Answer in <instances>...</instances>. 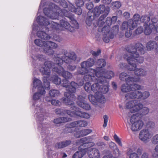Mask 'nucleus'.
Here are the masks:
<instances>
[{
	"instance_id": "f257e3e1",
	"label": "nucleus",
	"mask_w": 158,
	"mask_h": 158,
	"mask_svg": "<svg viewBox=\"0 0 158 158\" xmlns=\"http://www.w3.org/2000/svg\"><path fill=\"white\" fill-rule=\"evenodd\" d=\"M36 21L40 25L44 26V27L46 29V31L52 30L56 31L60 30L61 29L60 27H62L70 32L74 31V27H72L65 19L60 20V25L53 21H49L48 19L43 16H38Z\"/></svg>"
},
{
	"instance_id": "f03ea898",
	"label": "nucleus",
	"mask_w": 158,
	"mask_h": 158,
	"mask_svg": "<svg viewBox=\"0 0 158 158\" xmlns=\"http://www.w3.org/2000/svg\"><path fill=\"white\" fill-rule=\"evenodd\" d=\"M105 79H102L103 81L102 82H99L97 78L96 80L98 82L94 83L92 85L90 83H85L84 86L85 90L89 93L93 91L98 94L106 93L109 90V85L108 78L105 77Z\"/></svg>"
},
{
	"instance_id": "7ed1b4c3",
	"label": "nucleus",
	"mask_w": 158,
	"mask_h": 158,
	"mask_svg": "<svg viewBox=\"0 0 158 158\" xmlns=\"http://www.w3.org/2000/svg\"><path fill=\"white\" fill-rule=\"evenodd\" d=\"M140 18L139 14H135L133 15L132 19L123 22L120 29L122 31L126 30L125 36L127 38H129L131 36L132 31L138 26Z\"/></svg>"
},
{
	"instance_id": "20e7f679",
	"label": "nucleus",
	"mask_w": 158,
	"mask_h": 158,
	"mask_svg": "<svg viewBox=\"0 0 158 158\" xmlns=\"http://www.w3.org/2000/svg\"><path fill=\"white\" fill-rule=\"evenodd\" d=\"M64 55L61 56V58L58 57H55L54 58L55 62L54 65H58L61 66L63 62L69 64H74L77 58V56L76 53L73 52H68L66 50H64L63 51Z\"/></svg>"
},
{
	"instance_id": "39448f33",
	"label": "nucleus",
	"mask_w": 158,
	"mask_h": 158,
	"mask_svg": "<svg viewBox=\"0 0 158 158\" xmlns=\"http://www.w3.org/2000/svg\"><path fill=\"white\" fill-rule=\"evenodd\" d=\"M104 73V70L101 68L98 69V71L96 69H90L88 70V72L84 74L83 77L84 81L90 83L93 81H96L97 78L99 82L103 81L102 79H105V76H102Z\"/></svg>"
},
{
	"instance_id": "423d86ee",
	"label": "nucleus",
	"mask_w": 158,
	"mask_h": 158,
	"mask_svg": "<svg viewBox=\"0 0 158 158\" xmlns=\"http://www.w3.org/2000/svg\"><path fill=\"white\" fill-rule=\"evenodd\" d=\"M34 43L38 46L43 47L44 52L48 55H53L54 51L52 49L56 48L58 47L57 44L54 42L51 41H42L39 39H35Z\"/></svg>"
},
{
	"instance_id": "0eeeda50",
	"label": "nucleus",
	"mask_w": 158,
	"mask_h": 158,
	"mask_svg": "<svg viewBox=\"0 0 158 158\" xmlns=\"http://www.w3.org/2000/svg\"><path fill=\"white\" fill-rule=\"evenodd\" d=\"M124 58L127 60L129 64V65L127 68L129 70H133L135 69L136 68V64L137 63H142L144 61V58L139 56L137 57L133 55L125 54L124 55Z\"/></svg>"
},
{
	"instance_id": "6e6552de",
	"label": "nucleus",
	"mask_w": 158,
	"mask_h": 158,
	"mask_svg": "<svg viewBox=\"0 0 158 158\" xmlns=\"http://www.w3.org/2000/svg\"><path fill=\"white\" fill-rule=\"evenodd\" d=\"M145 49V47L139 42L135 44L134 47L132 44H130L126 48V50L131 54L130 55H133L136 57L139 56V53L141 54H144Z\"/></svg>"
},
{
	"instance_id": "1a4fd4ad",
	"label": "nucleus",
	"mask_w": 158,
	"mask_h": 158,
	"mask_svg": "<svg viewBox=\"0 0 158 158\" xmlns=\"http://www.w3.org/2000/svg\"><path fill=\"white\" fill-rule=\"evenodd\" d=\"M141 116L139 114H133L131 117L130 121L132 125L131 129L133 131H136L141 129L144 125V123L141 120Z\"/></svg>"
},
{
	"instance_id": "9d476101",
	"label": "nucleus",
	"mask_w": 158,
	"mask_h": 158,
	"mask_svg": "<svg viewBox=\"0 0 158 158\" xmlns=\"http://www.w3.org/2000/svg\"><path fill=\"white\" fill-rule=\"evenodd\" d=\"M71 106V110L74 111H72L71 110L64 109V115L66 114H67L71 117H74L75 116H77L85 118H90V115L89 114L81 111H77L76 107L73 105Z\"/></svg>"
},
{
	"instance_id": "9b49d317",
	"label": "nucleus",
	"mask_w": 158,
	"mask_h": 158,
	"mask_svg": "<svg viewBox=\"0 0 158 158\" xmlns=\"http://www.w3.org/2000/svg\"><path fill=\"white\" fill-rule=\"evenodd\" d=\"M150 95L148 92L145 91L143 94L141 92L135 91L127 93L125 96V97L127 100H129L130 99H139L141 98H143V99L147 98Z\"/></svg>"
},
{
	"instance_id": "f8f14e48",
	"label": "nucleus",
	"mask_w": 158,
	"mask_h": 158,
	"mask_svg": "<svg viewBox=\"0 0 158 158\" xmlns=\"http://www.w3.org/2000/svg\"><path fill=\"white\" fill-rule=\"evenodd\" d=\"M95 63L93 58H89L87 60L82 62L81 64V68L77 70V73L81 75H84L88 72V68L93 66Z\"/></svg>"
},
{
	"instance_id": "ddd939ff",
	"label": "nucleus",
	"mask_w": 158,
	"mask_h": 158,
	"mask_svg": "<svg viewBox=\"0 0 158 158\" xmlns=\"http://www.w3.org/2000/svg\"><path fill=\"white\" fill-rule=\"evenodd\" d=\"M97 64L99 66V67L96 68V70L97 71H98V69L99 68H101L104 70V73L102 75V76H105V77L107 78L108 79H110L112 77H114V73L112 71H106V69L102 68L106 64V62L104 59H98L97 62Z\"/></svg>"
},
{
	"instance_id": "4468645a",
	"label": "nucleus",
	"mask_w": 158,
	"mask_h": 158,
	"mask_svg": "<svg viewBox=\"0 0 158 158\" xmlns=\"http://www.w3.org/2000/svg\"><path fill=\"white\" fill-rule=\"evenodd\" d=\"M135 82H130L129 84H123L121 87V91L124 93L128 92L130 91H135L137 90H140L141 86L138 84L134 83Z\"/></svg>"
},
{
	"instance_id": "2eb2a0df",
	"label": "nucleus",
	"mask_w": 158,
	"mask_h": 158,
	"mask_svg": "<svg viewBox=\"0 0 158 158\" xmlns=\"http://www.w3.org/2000/svg\"><path fill=\"white\" fill-rule=\"evenodd\" d=\"M60 11L61 15L64 16L69 19L71 20V23L73 25V26H71L74 27V31L75 29H78L79 28V24L75 19L74 15H72L69 11L64 9H62Z\"/></svg>"
},
{
	"instance_id": "dca6fc26",
	"label": "nucleus",
	"mask_w": 158,
	"mask_h": 158,
	"mask_svg": "<svg viewBox=\"0 0 158 158\" xmlns=\"http://www.w3.org/2000/svg\"><path fill=\"white\" fill-rule=\"evenodd\" d=\"M44 67H42L40 69V71L43 74V75H49L50 73V69L52 68V70L55 71L54 70V68H58L55 67L54 63L51 61H46L44 64Z\"/></svg>"
},
{
	"instance_id": "f3484780",
	"label": "nucleus",
	"mask_w": 158,
	"mask_h": 158,
	"mask_svg": "<svg viewBox=\"0 0 158 158\" xmlns=\"http://www.w3.org/2000/svg\"><path fill=\"white\" fill-rule=\"evenodd\" d=\"M67 91L64 93V96L65 98H63L61 100L67 105H72L74 104V102L72 101L75 96L74 93L69 90V89H66Z\"/></svg>"
},
{
	"instance_id": "a211bd4d",
	"label": "nucleus",
	"mask_w": 158,
	"mask_h": 158,
	"mask_svg": "<svg viewBox=\"0 0 158 158\" xmlns=\"http://www.w3.org/2000/svg\"><path fill=\"white\" fill-rule=\"evenodd\" d=\"M143 106L142 104L137 103L136 100L130 101L126 104V107L130 109V112L131 113L137 112Z\"/></svg>"
},
{
	"instance_id": "6ab92c4d",
	"label": "nucleus",
	"mask_w": 158,
	"mask_h": 158,
	"mask_svg": "<svg viewBox=\"0 0 158 158\" xmlns=\"http://www.w3.org/2000/svg\"><path fill=\"white\" fill-rule=\"evenodd\" d=\"M110 11V8L109 6L106 7L104 5L101 4L94 8L93 13L95 16L98 17L101 14L109 13Z\"/></svg>"
},
{
	"instance_id": "aec40b11",
	"label": "nucleus",
	"mask_w": 158,
	"mask_h": 158,
	"mask_svg": "<svg viewBox=\"0 0 158 158\" xmlns=\"http://www.w3.org/2000/svg\"><path fill=\"white\" fill-rule=\"evenodd\" d=\"M88 98L90 101L93 104H95L97 102L104 103L105 98L102 94L95 93V96L90 94L88 95Z\"/></svg>"
},
{
	"instance_id": "412c9836",
	"label": "nucleus",
	"mask_w": 158,
	"mask_h": 158,
	"mask_svg": "<svg viewBox=\"0 0 158 158\" xmlns=\"http://www.w3.org/2000/svg\"><path fill=\"white\" fill-rule=\"evenodd\" d=\"M54 69L57 73L64 77V79H69L73 77L71 73L68 71H65L62 66H59L58 68H54Z\"/></svg>"
},
{
	"instance_id": "4be33fe9",
	"label": "nucleus",
	"mask_w": 158,
	"mask_h": 158,
	"mask_svg": "<svg viewBox=\"0 0 158 158\" xmlns=\"http://www.w3.org/2000/svg\"><path fill=\"white\" fill-rule=\"evenodd\" d=\"M93 140V136H88L77 140L76 143L77 145H80L78 148V149L79 150L81 148V146H83L84 144L90 143L91 146H94V143L92 142Z\"/></svg>"
},
{
	"instance_id": "5701e85b",
	"label": "nucleus",
	"mask_w": 158,
	"mask_h": 158,
	"mask_svg": "<svg viewBox=\"0 0 158 158\" xmlns=\"http://www.w3.org/2000/svg\"><path fill=\"white\" fill-rule=\"evenodd\" d=\"M119 78L122 81H125L127 84H129L130 82H137L139 81V77H131L125 73H122L120 74Z\"/></svg>"
},
{
	"instance_id": "b1692460",
	"label": "nucleus",
	"mask_w": 158,
	"mask_h": 158,
	"mask_svg": "<svg viewBox=\"0 0 158 158\" xmlns=\"http://www.w3.org/2000/svg\"><path fill=\"white\" fill-rule=\"evenodd\" d=\"M155 41H149L147 44L146 47L148 51H151L156 48V52L158 54V36L155 37Z\"/></svg>"
},
{
	"instance_id": "393cba45",
	"label": "nucleus",
	"mask_w": 158,
	"mask_h": 158,
	"mask_svg": "<svg viewBox=\"0 0 158 158\" xmlns=\"http://www.w3.org/2000/svg\"><path fill=\"white\" fill-rule=\"evenodd\" d=\"M84 98L81 95H79L78 97V100L77 101V105L80 107L86 110H89L90 109V105L86 103L83 102Z\"/></svg>"
},
{
	"instance_id": "a878e982",
	"label": "nucleus",
	"mask_w": 158,
	"mask_h": 158,
	"mask_svg": "<svg viewBox=\"0 0 158 158\" xmlns=\"http://www.w3.org/2000/svg\"><path fill=\"white\" fill-rule=\"evenodd\" d=\"M88 154L90 158H100V154L99 151L95 148H91L87 151Z\"/></svg>"
},
{
	"instance_id": "bb28decb",
	"label": "nucleus",
	"mask_w": 158,
	"mask_h": 158,
	"mask_svg": "<svg viewBox=\"0 0 158 158\" xmlns=\"http://www.w3.org/2000/svg\"><path fill=\"white\" fill-rule=\"evenodd\" d=\"M73 122L67 124L65 126L63 132L64 134L73 132L75 131L76 127Z\"/></svg>"
},
{
	"instance_id": "cd10ccee",
	"label": "nucleus",
	"mask_w": 158,
	"mask_h": 158,
	"mask_svg": "<svg viewBox=\"0 0 158 158\" xmlns=\"http://www.w3.org/2000/svg\"><path fill=\"white\" fill-rule=\"evenodd\" d=\"M33 87L35 88L36 87H38V91L42 90V91L40 92L42 94L45 93V90L42 85V82L40 80L37 78L34 79L33 82Z\"/></svg>"
},
{
	"instance_id": "c85d7f7f",
	"label": "nucleus",
	"mask_w": 158,
	"mask_h": 158,
	"mask_svg": "<svg viewBox=\"0 0 158 158\" xmlns=\"http://www.w3.org/2000/svg\"><path fill=\"white\" fill-rule=\"evenodd\" d=\"M92 132L91 129H85L76 132L74 134L75 136L77 138L85 136Z\"/></svg>"
},
{
	"instance_id": "c756f323",
	"label": "nucleus",
	"mask_w": 158,
	"mask_h": 158,
	"mask_svg": "<svg viewBox=\"0 0 158 158\" xmlns=\"http://www.w3.org/2000/svg\"><path fill=\"white\" fill-rule=\"evenodd\" d=\"M139 137L140 139L143 141L147 140L150 137L148 131V130H142L139 133Z\"/></svg>"
},
{
	"instance_id": "7c9ffc66",
	"label": "nucleus",
	"mask_w": 158,
	"mask_h": 158,
	"mask_svg": "<svg viewBox=\"0 0 158 158\" xmlns=\"http://www.w3.org/2000/svg\"><path fill=\"white\" fill-rule=\"evenodd\" d=\"M96 17L93 12L89 11L88 13L85 21L86 24L89 26H91L93 20L95 19Z\"/></svg>"
},
{
	"instance_id": "2f4dec72",
	"label": "nucleus",
	"mask_w": 158,
	"mask_h": 158,
	"mask_svg": "<svg viewBox=\"0 0 158 158\" xmlns=\"http://www.w3.org/2000/svg\"><path fill=\"white\" fill-rule=\"evenodd\" d=\"M88 148H85L76 152L73 155V158H81L87 152Z\"/></svg>"
},
{
	"instance_id": "473e14b6",
	"label": "nucleus",
	"mask_w": 158,
	"mask_h": 158,
	"mask_svg": "<svg viewBox=\"0 0 158 158\" xmlns=\"http://www.w3.org/2000/svg\"><path fill=\"white\" fill-rule=\"evenodd\" d=\"M71 119L69 118L66 117H59L55 119L54 120V123L56 124H60L70 121Z\"/></svg>"
},
{
	"instance_id": "72a5a7b5",
	"label": "nucleus",
	"mask_w": 158,
	"mask_h": 158,
	"mask_svg": "<svg viewBox=\"0 0 158 158\" xmlns=\"http://www.w3.org/2000/svg\"><path fill=\"white\" fill-rule=\"evenodd\" d=\"M72 143L70 140H66L65 141L57 143L55 145L56 147L58 148H65L70 145Z\"/></svg>"
},
{
	"instance_id": "f704fd0d",
	"label": "nucleus",
	"mask_w": 158,
	"mask_h": 158,
	"mask_svg": "<svg viewBox=\"0 0 158 158\" xmlns=\"http://www.w3.org/2000/svg\"><path fill=\"white\" fill-rule=\"evenodd\" d=\"M131 71H134V73L135 75H137L138 77H139V76H143L147 74V71H145L142 69H136Z\"/></svg>"
},
{
	"instance_id": "c9c22d12",
	"label": "nucleus",
	"mask_w": 158,
	"mask_h": 158,
	"mask_svg": "<svg viewBox=\"0 0 158 158\" xmlns=\"http://www.w3.org/2000/svg\"><path fill=\"white\" fill-rule=\"evenodd\" d=\"M143 26L144 28L143 31L145 34L146 35H150L152 32V29L153 30L152 24L150 23L149 25H143Z\"/></svg>"
},
{
	"instance_id": "e433bc0d",
	"label": "nucleus",
	"mask_w": 158,
	"mask_h": 158,
	"mask_svg": "<svg viewBox=\"0 0 158 158\" xmlns=\"http://www.w3.org/2000/svg\"><path fill=\"white\" fill-rule=\"evenodd\" d=\"M37 35L38 37L44 40H48L50 39V36L48 34L42 31H38Z\"/></svg>"
},
{
	"instance_id": "4c0bfd02",
	"label": "nucleus",
	"mask_w": 158,
	"mask_h": 158,
	"mask_svg": "<svg viewBox=\"0 0 158 158\" xmlns=\"http://www.w3.org/2000/svg\"><path fill=\"white\" fill-rule=\"evenodd\" d=\"M48 9L45 8L43 10V12L46 16L48 18L51 19H56L57 18V17H54L53 16L56 14V13H54L51 14V11L49 10L48 11Z\"/></svg>"
},
{
	"instance_id": "58836bf2",
	"label": "nucleus",
	"mask_w": 158,
	"mask_h": 158,
	"mask_svg": "<svg viewBox=\"0 0 158 158\" xmlns=\"http://www.w3.org/2000/svg\"><path fill=\"white\" fill-rule=\"evenodd\" d=\"M150 20L149 16L147 15H142L140 18V21L144 23V25H147Z\"/></svg>"
},
{
	"instance_id": "ea45409f",
	"label": "nucleus",
	"mask_w": 158,
	"mask_h": 158,
	"mask_svg": "<svg viewBox=\"0 0 158 158\" xmlns=\"http://www.w3.org/2000/svg\"><path fill=\"white\" fill-rule=\"evenodd\" d=\"M76 127H85L87 125V121L84 120H78L73 122Z\"/></svg>"
},
{
	"instance_id": "a19ab883",
	"label": "nucleus",
	"mask_w": 158,
	"mask_h": 158,
	"mask_svg": "<svg viewBox=\"0 0 158 158\" xmlns=\"http://www.w3.org/2000/svg\"><path fill=\"white\" fill-rule=\"evenodd\" d=\"M78 85L77 83L74 81H72L70 85L69 86V90L73 92H75L76 89L78 87Z\"/></svg>"
},
{
	"instance_id": "79ce46f5",
	"label": "nucleus",
	"mask_w": 158,
	"mask_h": 158,
	"mask_svg": "<svg viewBox=\"0 0 158 158\" xmlns=\"http://www.w3.org/2000/svg\"><path fill=\"white\" fill-rule=\"evenodd\" d=\"M149 109L146 107H143V106L137 112L138 113L136 114H139V116L141 117V115H145L147 114L149 112Z\"/></svg>"
},
{
	"instance_id": "37998d69",
	"label": "nucleus",
	"mask_w": 158,
	"mask_h": 158,
	"mask_svg": "<svg viewBox=\"0 0 158 158\" xmlns=\"http://www.w3.org/2000/svg\"><path fill=\"white\" fill-rule=\"evenodd\" d=\"M49 97H46L45 100L48 102H51V103L53 105L56 106H59L60 104V102L58 100L56 99H52L51 100Z\"/></svg>"
},
{
	"instance_id": "c03bdc74",
	"label": "nucleus",
	"mask_w": 158,
	"mask_h": 158,
	"mask_svg": "<svg viewBox=\"0 0 158 158\" xmlns=\"http://www.w3.org/2000/svg\"><path fill=\"white\" fill-rule=\"evenodd\" d=\"M43 81L44 83V87H43L44 89L48 90L49 89L50 86L49 81L47 80L46 77H44Z\"/></svg>"
},
{
	"instance_id": "a18cd8bd",
	"label": "nucleus",
	"mask_w": 158,
	"mask_h": 158,
	"mask_svg": "<svg viewBox=\"0 0 158 158\" xmlns=\"http://www.w3.org/2000/svg\"><path fill=\"white\" fill-rule=\"evenodd\" d=\"M43 81L44 83V87H43L44 89L48 90L49 89L50 86L49 81L47 80L46 77H44Z\"/></svg>"
},
{
	"instance_id": "49530a36",
	"label": "nucleus",
	"mask_w": 158,
	"mask_h": 158,
	"mask_svg": "<svg viewBox=\"0 0 158 158\" xmlns=\"http://www.w3.org/2000/svg\"><path fill=\"white\" fill-rule=\"evenodd\" d=\"M50 96L52 97H56L59 96L60 93L59 90L56 89H52L49 91Z\"/></svg>"
},
{
	"instance_id": "de8ad7c7",
	"label": "nucleus",
	"mask_w": 158,
	"mask_h": 158,
	"mask_svg": "<svg viewBox=\"0 0 158 158\" xmlns=\"http://www.w3.org/2000/svg\"><path fill=\"white\" fill-rule=\"evenodd\" d=\"M109 13H106L103 14L102 15L98 20V25L99 24H101L102 25L104 24V22L103 20L105 19V18L107 16Z\"/></svg>"
},
{
	"instance_id": "09e8293b",
	"label": "nucleus",
	"mask_w": 158,
	"mask_h": 158,
	"mask_svg": "<svg viewBox=\"0 0 158 158\" xmlns=\"http://www.w3.org/2000/svg\"><path fill=\"white\" fill-rule=\"evenodd\" d=\"M111 6L113 9H116L119 8L121 6V4L119 1H115L111 3Z\"/></svg>"
},
{
	"instance_id": "8fccbe9b",
	"label": "nucleus",
	"mask_w": 158,
	"mask_h": 158,
	"mask_svg": "<svg viewBox=\"0 0 158 158\" xmlns=\"http://www.w3.org/2000/svg\"><path fill=\"white\" fill-rule=\"evenodd\" d=\"M63 87H65L66 89H68L69 85V81L68 80L63 79L61 81L60 84Z\"/></svg>"
},
{
	"instance_id": "3c124183",
	"label": "nucleus",
	"mask_w": 158,
	"mask_h": 158,
	"mask_svg": "<svg viewBox=\"0 0 158 158\" xmlns=\"http://www.w3.org/2000/svg\"><path fill=\"white\" fill-rule=\"evenodd\" d=\"M38 91L39 92V93H35L33 96V99L34 100H39L41 96L42 95L44 94L41 93L40 92L42 91V90H40V91Z\"/></svg>"
},
{
	"instance_id": "603ef678",
	"label": "nucleus",
	"mask_w": 158,
	"mask_h": 158,
	"mask_svg": "<svg viewBox=\"0 0 158 158\" xmlns=\"http://www.w3.org/2000/svg\"><path fill=\"white\" fill-rule=\"evenodd\" d=\"M86 1L85 0H76L75 2L77 7H81L84 5V2Z\"/></svg>"
},
{
	"instance_id": "864d4df0",
	"label": "nucleus",
	"mask_w": 158,
	"mask_h": 158,
	"mask_svg": "<svg viewBox=\"0 0 158 158\" xmlns=\"http://www.w3.org/2000/svg\"><path fill=\"white\" fill-rule=\"evenodd\" d=\"M61 79L58 76H56L53 79V82L57 85H60L61 83Z\"/></svg>"
},
{
	"instance_id": "5fc2aeb1",
	"label": "nucleus",
	"mask_w": 158,
	"mask_h": 158,
	"mask_svg": "<svg viewBox=\"0 0 158 158\" xmlns=\"http://www.w3.org/2000/svg\"><path fill=\"white\" fill-rule=\"evenodd\" d=\"M110 27L108 26L104 25V27H102L103 32L105 34H107L109 33L110 31Z\"/></svg>"
},
{
	"instance_id": "6e6d98bb",
	"label": "nucleus",
	"mask_w": 158,
	"mask_h": 158,
	"mask_svg": "<svg viewBox=\"0 0 158 158\" xmlns=\"http://www.w3.org/2000/svg\"><path fill=\"white\" fill-rule=\"evenodd\" d=\"M113 137L116 143H118L119 145L122 147V144L121 140L118 136L116 134H115Z\"/></svg>"
},
{
	"instance_id": "4d7b16f0",
	"label": "nucleus",
	"mask_w": 158,
	"mask_h": 158,
	"mask_svg": "<svg viewBox=\"0 0 158 158\" xmlns=\"http://www.w3.org/2000/svg\"><path fill=\"white\" fill-rule=\"evenodd\" d=\"M112 23L111 21V18L110 17H107L106 18L105 22H104V25L105 24V25H106V26H108L110 27V26Z\"/></svg>"
},
{
	"instance_id": "13d9d810",
	"label": "nucleus",
	"mask_w": 158,
	"mask_h": 158,
	"mask_svg": "<svg viewBox=\"0 0 158 158\" xmlns=\"http://www.w3.org/2000/svg\"><path fill=\"white\" fill-rule=\"evenodd\" d=\"M64 110L61 109H56L55 110V112L57 114L64 116Z\"/></svg>"
},
{
	"instance_id": "bf43d9fd",
	"label": "nucleus",
	"mask_w": 158,
	"mask_h": 158,
	"mask_svg": "<svg viewBox=\"0 0 158 158\" xmlns=\"http://www.w3.org/2000/svg\"><path fill=\"white\" fill-rule=\"evenodd\" d=\"M57 3L64 8H67L68 7V4L65 0H60V2Z\"/></svg>"
},
{
	"instance_id": "052dcab7",
	"label": "nucleus",
	"mask_w": 158,
	"mask_h": 158,
	"mask_svg": "<svg viewBox=\"0 0 158 158\" xmlns=\"http://www.w3.org/2000/svg\"><path fill=\"white\" fill-rule=\"evenodd\" d=\"M143 27L140 26L138 27L135 31V33L136 35H139L142 33L143 31Z\"/></svg>"
},
{
	"instance_id": "680f3d73",
	"label": "nucleus",
	"mask_w": 158,
	"mask_h": 158,
	"mask_svg": "<svg viewBox=\"0 0 158 158\" xmlns=\"http://www.w3.org/2000/svg\"><path fill=\"white\" fill-rule=\"evenodd\" d=\"M152 143L155 144L158 143V134L155 135L152 139Z\"/></svg>"
},
{
	"instance_id": "e2e57ef3",
	"label": "nucleus",
	"mask_w": 158,
	"mask_h": 158,
	"mask_svg": "<svg viewBox=\"0 0 158 158\" xmlns=\"http://www.w3.org/2000/svg\"><path fill=\"white\" fill-rule=\"evenodd\" d=\"M67 8H68V10H69L72 12H74L76 10V8L72 4H69V5H68Z\"/></svg>"
},
{
	"instance_id": "0e129e2a",
	"label": "nucleus",
	"mask_w": 158,
	"mask_h": 158,
	"mask_svg": "<svg viewBox=\"0 0 158 158\" xmlns=\"http://www.w3.org/2000/svg\"><path fill=\"white\" fill-rule=\"evenodd\" d=\"M155 150V152L153 154L152 156L154 158H158V144L156 146Z\"/></svg>"
},
{
	"instance_id": "69168bd1",
	"label": "nucleus",
	"mask_w": 158,
	"mask_h": 158,
	"mask_svg": "<svg viewBox=\"0 0 158 158\" xmlns=\"http://www.w3.org/2000/svg\"><path fill=\"white\" fill-rule=\"evenodd\" d=\"M127 153V155L129 156V158H139L138 154L135 152H132L130 154Z\"/></svg>"
},
{
	"instance_id": "338daca9",
	"label": "nucleus",
	"mask_w": 158,
	"mask_h": 158,
	"mask_svg": "<svg viewBox=\"0 0 158 158\" xmlns=\"http://www.w3.org/2000/svg\"><path fill=\"white\" fill-rule=\"evenodd\" d=\"M36 58L39 61H43L46 60V57L42 55H38L36 56Z\"/></svg>"
},
{
	"instance_id": "774afa93",
	"label": "nucleus",
	"mask_w": 158,
	"mask_h": 158,
	"mask_svg": "<svg viewBox=\"0 0 158 158\" xmlns=\"http://www.w3.org/2000/svg\"><path fill=\"white\" fill-rule=\"evenodd\" d=\"M101 53V50H98L97 52L94 51L92 50L90 52V53L92 55L95 56H98Z\"/></svg>"
}]
</instances>
